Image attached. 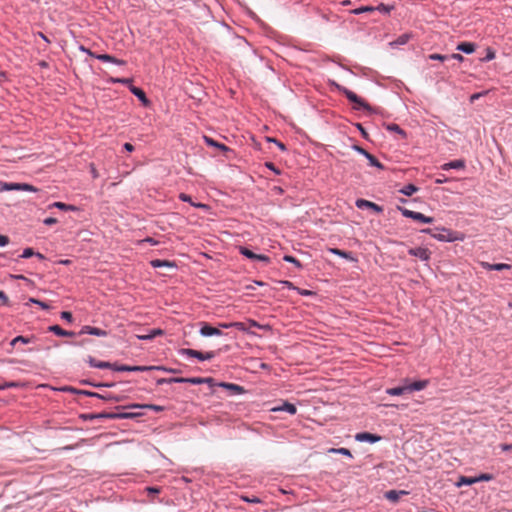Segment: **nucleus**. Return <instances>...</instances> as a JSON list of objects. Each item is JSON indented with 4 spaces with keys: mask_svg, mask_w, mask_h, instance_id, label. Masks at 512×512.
<instances>
[{
    "mask_svg": "<svg viewBox=\"0 0 512 512\" xmlns=\"http://www.w3.org/2000/svg\"><path fill=\"white\" fill-rule=\"evenodd\" d=\"M141 242L142 243L147 242V243H150L151 245H156L158 243L156 240H154L153 238H150V237L142 240Z\"/></svg>",
    "mask_w": 512,
    "mask_h": 512,
    "instance_id": "nucleus-63",
    "label": "nucleus"
},
{
    "mask_svg": "<svg viewBox=\"0 0 512 512\" xmlns=\"http://www.w3.org/2000/svg\"><path fill=\"white\" fill-rule=\"evenodd\" d=\"M388 129L391 130V131H394L400 135H402L403 137L406 136V133L404 130H402L397 124H391L388 126Z\"/></svg>",
    "mask_w": 512,
    "mask_h": 512,
    "instance_id": "nucleus-46",
    "label": "nucleus"
},
{
    "mask_svg": "<svg viewBox=\"0 0 512 512\" xmlns=\"http://www.w3.org/2000/svg\"><path fill=\"white\" fill-rule=\"evenodd\" d=\"M429 59H431V60L445 61V60H447V59H448V56L435 53V54H430V55H429Z\"/></svg>",
    "mask_w": 512,
    "mask_h": 512,
    "instance_id": "nucleus-48",
    "label": "nucleus"
},
{
    "mask_svg": "<svg viewBox=\"0 0 512 512\" xmlns=\"http://www.w3.org/2000/svg\"><path fill=\"white\" fill-rule=\"evenodd\" d=\"M212 381H213L212 378H201V377L188 378V383H191V384L211 383Z\"/></svg>",
    "mask_w": 512,
    "mask_h": 512,
    "instance_id": "nucleus-34",
    "label": "nucleus"
},
{
    "mask_svg": "<svg viewBox=\"0 0 512 512\" xmlns=\"http://www.w3.org/2000/svg\"><path fill=\"white\" fill-rule=\"evenodd\" d=\"M407 494H408V492L405 490H399V491L389 490L385 493V498L387 500L395 503L400 499L401 495H407Z\"/></svg>",
    "mask_w": 512,
    "mask_h": 512,
    "instance_id": "nucleus-14",
    "label": "nucleus"
},
{
    "mask_svg": "<svg viewBox=\"0 0 512 512\" xmlns=\"http://www.w3.org/2000/svg\"><path fill=\"white\" fill-rule=\"evenodd\" d=\"M96 58L103 62H111L116 65H125L126 62L124 60L115 58L114 56H111L109 54H97Z\"/></svg>",
    "mask_w": 512,
    "mask_h": 512,
    "instance_id": "nucleus-15",
    "label": "nucleus"
},
{
    "mask_svg": "<svg viewBox=\"0 0 512 512\" xmlns=\"http://www.w3.org/2000/svg\"><path fill=\"white\" fill-rule=\"evenodd\" d=\"M180 352L183 355L197 358L200 361L210 360L215 356L214 352H212V351L203 353V352H200V351H197L194 349H188V348L182 349Z\"/></svg>",
    "mask_w": 512,
    "mask_h": 512,
    "instance_id": "nucleus-5",
    "label": "nucleus"
},
{
    "mask_svg": "<svg viewBox=\"0 0 512 512\" xmlns=\"http://www.w3.org/2000/svg\"><path fill=\"white\" fill-rule=\"evenodd\" d=\"M64 391H70V392H75V393H80V394H84V395H87V396H91V397H100L99 394L95 393V392H90V391H85V390H76L72 387H65L63 388Z\"/></svg>",
    "mask_w": 512,
    "mask_h": 512,
    "instance_id": "nucleus-31",
    "label": "nucleus"
},
{
    "mask_svg": "<svg viewBox=\"0 0 512 512\" xmlns=\"http://www.w3.org/2000/svg\"><path fill=\"white\" fill-rule=\"evenodd\" d=\"M500 448L505 452H512V444H501Z\"/></svg>",
    "mask_w": 512,
    "mask_h": 512,
    "instance_id": "nucleus-58",
    "label": "nucleus"
},
{
    "mask_svg": "<svg viewBox=\"0 0 512 512\" xmlns=\"http://www.w3.org/2000/svg\"><path fill=\"white\" fill-rule=\"evenodd\" d=\"M9 243V238L5 235H0V246H6Z\"/></svg>",
    "mask_w": 512,
    "mask_h": 512,
    "instance_id": "nucleus-59",
    "label": "nucleus"
},
{
    "mask_svg": "<svg viewBox=\"0 0 512 512\" xmlns=\"http://www.w3.org/2000/svg\"><path fill=\"white\" fill-rule=\"evenodd\" d=\"M465 167V162L463 160H454L448 163H445L441 166L442 170L449 169H463Z\"/></svg>",
    "mask_w": 512,
    "mask_h": 512,
    "instance_id": "nucleus-18",
    "label": "nucleus"
},
{
    "mask_svg": "<svg viewBox=\"0 0 512 512\" xmlns=\"http://www.w3.org/2000/svg\"><path fill=\"white\" fill-rule=\"evenodd\" d=\"M242 499H243L244 501H246V502H249V503H255V504H257V503H260V502H261V500H260L258 497H252V498H250V497H248V496H242Z\"/></svg>",
    "mask_w": 512,
    "mask_h": 512,
    "instance_id": "nucleus-52",
    "label": "nucleus"
},
{
    "mask_svg": "<svg viewBox=\"0 0 512 512\" xmlns=\"http://www.w3.org/2000/svg\"><path fill=\"white\" fill-rule=\"evenodd\" d=\"M375 10H378L382 13H389L391 11V7L381 3L380 5H378Z\"/></svg>",
    "mask_w": 512,
    "mask_h": 512,
    "instance_id": "nucleus-50",
    "label": "nucleus"
},
{
    "mask_svg": "<svg viewBox=\"0 0 512 512\" xmlns=\"http://www.w3.org/2000/svg\"><path fill=\"white\" fill-rule=\"evenodd\" d=\"M79 334H90L99 337H104L107 335V332L97 327L83 326Z\"/></svg>",
    "mask_w": 512,
    "mask_h": 512,
    "instance_id": "nucleus-12",
    "label": "nucleus"
},
{
    "mask_svg": "<svg viewBox=\"0 0 512 512\" xmlns=\"http://www.w3.org/2000/svg\"><path fill=\"white\" fill-rule=\"evenodd\" d=\"M411 36L412 35L410 33L402 34L395 41H393L391 43V45H393V46L404 45L410 40Z\"/></svg>",
    "mask_w": 512,
    "mask_h": 512,
    "instance_id": "nucleus-26",
    "label": "nucleus"
},
{
    "mask_svg": "<svg viewBox=\"0 0 512 512\" xmlns=\"http://www.w3.org/2000/svg\"><path fill=\"white\" fill-rule=\"evenodd\" d=\"M418 190V188L413 185V184H408L406 185L405 187H403L400 192L403 193L404 195L406 196H411L412 194H414L416 191Z\"/></svg>",
    "mask_w": 512,
    "mask_h": 512,
    "instance_id": "nucleus-32",
    "label": "nucleus"
},
{
    "mask_svg": "<svg viewBox=\"0 0 512 512\" xmlns=\"http://www.w3.org/2000/svg\"><path fill=\"white\" fill-rule=\"evenodd\" d=\"M474 483H476L475 477L461 476L456 485L461 487L462 485H472Z\"/></svg>",
    "mask_w": 512,
    "mask_h": 512,
    "instance_id": "nucleus-29",
    "label": "nucleus"
},
{
    "mask_svg": "<svg viewBox=\"0 0 512 512\" xmlns=\"http://www.w3.org/2000/svg\"><path fill=\"white\" fill-rule=\"evenodd\" d=\"M0 300L2 301L3 305H5V306H9L10 305L9 298L7 297V295L3 291H0Z\"/></svg>",
    "mask_w": 512,
    "mask_h": 512,
    "instance_id": "nucleus-51",
    "label": "nucleus"
},
{
    "mask_svg": "<svg viewBox=\"0 0 512 512\" xmlns=\"http://www.w3.org/2000/svg\"><path fill=\"white\" fill-rule=\"evenodd\" d=\"M17 342H21L23 344L30 343V339L24 336H17L11 341V345L14 346Z\"/></svg>",
    "mask_w": 512,
    "mask_h": 512,
    "instance_id": "nucleus-45",
    "label": "nucleus"
},
{
    "mask_svg": "<svg viewBox=\"0 0 512 512\" xmlns=\"http://www.w3.org/2000/svg\"><path fill=\"white\" fill-rule=\"evenodd\" d=\"M329 252L335 254V255H338L342 258H345V259H348L350 261H354V257H352L351 253L349 252H346V251H343V250H340L338 248H330L329 249Z\"/></svg>",
    "mask_w": 512,
    "mask_h": 512,
    "instance_id": "nucleus-24",
    "label": "nucleus"
},
{
    "mask_svg": "<svg viewBox=\"0 0 512 512\" xmlns=\"http://www.w3.org/2000/svg\"><path fill=\"white\" fill-rule=\"evenodd\" d=\"M338 90L343 93L347 99L354 103V109L356 110H360V109H364V110H368L370 111L371 110V107L370 105L362 98H360L356 93H354L353 91L345 88V87H342V86H337Z\"/></svg>",
    "mask_w": 512,
    "mask_h": 512,
    "instance_id": "nucleus-1",
    "label": "nucleus"
},
{
    "mask_svg": "<svg viewBox=\"0 0 512 512\" xmlns=\"http://www.w3.org/2000/svg\"><path fill=\"white\" fill-rule=\"evenodd\" d=\"M29 303L37 304V305H39L42 309H45V310H47V309H49V308H50V306H49L47 303H45V302H43V301H40V300H38V299H35V298H30V299H29V302H28L27 304H29Z\"/></svg>",
    "mask_w": 512,
    "mask_h": 512,
    "instance_id": "nucleus-42",
    "label": "nucleus"
},
{
    "mask_svg": "<svg viewBox=\"0 0 512 512\" xmlns=\"http://www.w3.org/2000/svg\"><path fill=\"white\" fill-rule=\"evenodd\" d=\"M200 334L202 336L208 337V336H221L222 331L219 328H215L210 326L207 323H202Z\"/></svg>",
    "mask_w": 512,
    "mask_h": 512,
    "instance_id": "nucleus-9",
    "label": "nucleus"
},
{
    "mask_svg": "<svg viewBox=\"0 0 512 512\" xmlns=\"http://www.w3.org/2000/svg\"><path fill=\"white\" fill-rule=\"evenodd\" d=\"M283 259L286 262H290V263L295 264L299 268L302 266L301 263L295 257H293V256L285 255Z\"/></svg>",
    "mask_w": 512,
    "mask_h": 512,
    "instance_id": "nucleus-47",
    "label": "nucleus"
},
{
    "mask_svg": "<svg viewBox=\"0 0 512 512\" xmlns=\"http://www.w3.org/2000/svg\"><path fill=\"white\" fill-rule=\"evenodd\" d=\"M296 290L298 291V293H299L300 295H303V296H310V295L314 294V293H313L312 291H310V290H304V289H300V288H297Z\"/></svg>",
    "mask_w": 512,
    "mask_h": 512,
    "instance_id": "nucleus-57",
    "label": "nucleus"
},
{
    "mask_svg": "<svg viewBox=\"0 0 512 512\" xmlns=\"http://www.w3.org/2000/svg\"><path fill=\"white\" fill-rule=\"evenodd\" d=\"M329 453L342 454L348 457H352L351 451L347 448H330Z\"/></svg>",
    "mask_w": 512,
    "mask_h": 512,
    "instance_id": "nucleus-35",
    "label": "nucleus"
},
{
    "mask_svg": "<svg viewBox=\"0 0 512 512\" xmlns=\"http://www.w3.org/2000/svg\"><path fill=\"white\" fill-rule=\"evenodd\" d=\"M408 253L412 256L418 257L422 261H428L431 256L429 249L423 247L410 248Z\"/></svg>",
    "mask_w": 512,
    "mask_h": 512,
    "instance_id": "nucleus-7",
    "label": "nucleus"
},
{
    "mask_svg": "<svg viewBox=\"0 0 512 512\" xmlns=\"http://www.w3.org/2000/svg\"><path fill=\"white\" fill-rule=\"evenodd\" d=\"M163 383H188V378L178 377V378H161L157 381V384Z\"/></svg>",
    "mask_w": 512,
    "mask_h": 512,
    "instance_id": "nucleus-25",
    "label": "nucleus"
},
{
    "mask_svg": "<svg viewBox=\"0 0 512 512\" xmlns=\"http://www.w3.org/2000/svg\"><path fill=\"white\" fill-rule=\"evenodd\" d=\"M272 411H285L291 415H294L297 412V408L292 403L284 402L281 406L273 408Z\"/></svg>",
    "mask_w": 512,
    "mask_h": 512,
    "instance_id": "nucleus-17",
    "label": "nucleus"
},
{
    "mask_svg": "<svg viewBox=\"0 0 512 512\" xmlns=\"http://www.w3.org/2000/svg\"><path fill=\"white\" fill-rule=\"evenodd\" d=\"M367 160L371 166L384 169V166L373 155H371V157H369Z\"/></svg>",
    "mask_w": 512,
    "mask_h": 512,
    "instance_id": "nucleus-44",
    "label": "nucleus"
},
{
    "mask_svg": "<svg viewBox=\"0 0 512 512\" xmlns=\"http://www.w3.org/2000/svg\"><path fill=\"white\" fill-rule=\"evenodd\" d=\"M28 191V192H36L38 189L27 183H7L0 182V191Z\"/></svg>",
    "mask_w": 512,
    "mask_h": 512,
    "instance_id": "nucleus-2",
    "label": "nucleus"
},
{
    "mask_svg": "<svg viewBox=\"0 0 512 512\" xmlns=\"http://www.w3.org/2000/svg\"><path fill=\"white\" fill-rule=\"evenodd\" d=\"M399 210L404 217L411 218L422 223H432L434 221L432 217L425 216L420 212H415L406 208H399Z\"/></svg>",
    "mask_w": 512,
    "mask_h": 512,
    "instance_id": "nucleus-3",
    "label": "nucleus"
},
{
    "mask_svg": "<svg viewBox=\"0 0 512 512\" xmlns=\"http://www.w3.org/2000/svg\"><path fill=\"white\" fill-rule=\"evenodd\" d=\"M239 252L249 258V259H252V260H259V261H263L265 263H269L270 262V258L266 255H263V254H256L254 252H252L251 250H249L248 248L246 247H239Z\"/></svg>",
    "mask_w": 512,
    "mask_h": 512,
    "instance_id": "nucleus-6",
    "label": "nucleus"
},
{
    "mask_svg": "<svg viewBox=\"0 0 512 512\" xmlns=\"http://www.w3.org/2000/svg\"><path fill=\"white\" fill-rule=\"evenodd\" d=\"M481 266L486 270H509L511 266L506 263L490 264L488 262H481Z\"/></svg>",
    "mask_w": 512,
    "mask_h": 512,
    "instance_id": "nucleus-13",
    "label": "nucleus"
},
{
    "mask_svg": "<svg viewBox=\"0 0 512 512\" xmlns=\"http://www.w3.org/2000/svg\"><path fill=\"white\" fill-rule=\"evenodd\" d=\"M408 392V389H407V386H406V383L402 386H399V387H394V388H388L386 390V393L389 394V395H392V396H399V395H402L404 393H407Z\"/></svg>",
    "mask_w": 512,
    "mask_h": 512,
    "instance_id": "nucleus-21",
    "label": "nucleus"
},
{
    "mask_svg": "<svg viewBox=\"0 0 512 512\" xmlns=\"http://www.w3.org/2000/svg\"><path fill=\"white\" fill-rule=\"evenodd\" d=\"M146 490H147V492L149 494H158V493H160V488H158V487H147Z\"/></svg>",
    "mask_w": 512,
    "mask_h": 512,
    "instance_id": "nucleus-60",
    "label": "nucleus"
},
{
    "mask_svg": "<svg viewBox=\"0 0 512 512\" xmlns=\"http://www.w3.org/2000/svg\"><path fill=\"white\" fill-rule=\"evenodd\" d=\"M494 479V476L489 473H482L479 476L475 477L476 483L481 481H491Z\"/></svg>",
    "mask_w": 512,
    "mask_h": 512,
    "instance_id": "nucleus-39",
    "label": "nucleus"
},
{
    "mask_svg": "<svg viewBox=\"0 0 512 512\" xmlns=\"http://www.w3.org/2000/svg\"><path fill=\"white\" fill-rule=\"evenodd\" d=\"M32 256H35V252L32 248H26L24 249L21 257L22 258H29V257H32Z\"/></svg>",
    "mask_w": 512,
    "mask_h": 512,
    "instance_id": "nucleus-49",
    "label": "nucleus"
},
{
    "mask_svg": "<svg viewBox=\"0 0 512 512\" xmlns=\"http://www.w3.org/2000/svg\"><path fill=\"white\" fill-rule=\"evenodd\" d=\"M132 407L147 408V409H151V410H154L157 412L163 411V409H164L162 406H158V405H154V404H144V405L135 404Z\"/></svg>",
    "mask_w": 512,
    "mask_h": 512,
    "instance_id": "nucleus-37",
    "label": "nucleus"
},
{
    "mask_svg": "<svg viewBox=\"0 0 512 512\" xmlns=\"http://www.w3.org/2000/svg\"><path fill=\"white\" fill-rule=\"evenodd\" d=\"M52 206L56 207V208H59L61 210H69V211H74V210L77 209L75 206L67 205V204H65L63 202H55V203H53Z\"/></svg>",
    "mask_w": 512,
    "mask_h": 512,
    "instance_id": "nucleus-38",
    "label": "nucleus"
},
{
    "mask_svg": "<svg viewBox=\"0 0 512 512\" xmlns=\"http://www.w3.org/2000/svg\"><path fill=\"white\" fill-rule=\"evenodd\" d=\"M114 370L116 371H148L153 369L158 370H164L168 372H175V370L172 369H166L164 367H158V366H127V365H121V366H114Z\"/></svg>",
    "mask_w": 512,
    "mask_h": 512,
    "instance_id": "nucleus-4",
    "label": "nucleus"
},
{
    "mask_svg": "<svg viewBox=\"0 0 512 512\" xmlns=\"http://www.w3.org/2000/svg\"><path fill=\"white\" fill-rule=\"evenodd\" d=\"M150 264L154 268H161V267L175 268L176 267V264L174 262L168 261V260H160V259L151 260Z\"/></svg>",
    "mask_w": 512,
    "mask_h": 512,
    "instance_id": "nucleus-16",
    "label": "nucleus"
},
{
    "mask_svg": "<svg viewBox=\"0 0 512 512\" xmlns=\"http://www.w3.org/2000/svg\"><path fill=\"white\" fill-rule=\"evenodd\" d=\"M405 383H406L408 392H413V391H421V390L425 389L427 387V385L429 384V381L428 380H419V381H414L412 383H408V381L405 380Z\"/></svg>",
    "mask_w": 512,
    "mask_h": 512,
    "instance_id": "nucleus-11",
    "label": "nucleus"
},
{
    "mask_svg": "<svg viewBox=\"0 0 512 512\" xmlns=\"http://www.w3.org/2000/svg\"><path fill=\"white\" fill-rule=\"evenodd\" d=\"M20 384L18 382H5L3 384V389H6V388H14V387H19Z\"/></svg>",
    "mask_w": 512,
    "mask_h": 512,
    "instance_id": "nucleus-54",
    "label": "nucleus"
},
{
    "mask_svg": "<svg viewBox=\"0 0 512 512\" xmlns=\"http://www.w3.org/2000/svg\"><path fill=\"white\" fill-rule=\"evenodd\" d=\"M456 49L458 51L471 54L475 51V44L471 42H462L457 45Z\"/></svg>",
    "mask_w": 512,
    "mask_h": 512,
    "instance_id": "nucleus-19",
    "label": "nucleus"
},
{
    "mask_svg": "<svg viewBox=\"0 0 512 512\" xmlns=\"http://www.w3.org/2000/svg\"><path fill=\"white\" fill-rule=\"evenodd\" d=\"M124 149L128 152H132L134 150V146L131 143H125Z\"/></svg>",
    "mask_w": 512,
    "mask_h": 512,
    "instance_id": "nucleus-64",
    "label": "nucleus"
},
{
    "mask_svg": "<svg viewBox=\"0 0 512 512\" xmlns=\"http://www.w3.org/2000/svg\"><path fill=\"white\" fill-rule=\"evenodd\" d=\"M131 415L129 413H123V414H111L109 415V417H111L112 419H115V418H120V419H124V418H128L130 417Z\"/></svg>",
    "mask_w": 512,
    "mask_h": 512,
    "instance_id": "nucleus-55",
    "label": "nucleus"
},
{
    "mask_svg": "<svg viewBox=\"0 0 512 512\" xmlns=\"http://www.w3.org/2000/svg\"><path fill=\"white\" fill-rule=\"evenodd\" d=\"M356 206L360 209L370 208L377 213H381L383 211V208L381 206L375 204L374 202L365 200V199H358L356 201Z\"/></svg>",
    "mask_w": 512,
    "mask_h": 512,
    "instance_id": "nucleus-10",
    "label": "nucleus"
},
{
    "mask_svg": "<svg viewBox=\"0 0 512 512\" xmlns=\"http://www.w3.org/2000/svg\"><path fill=\"white\" fill-rule=\"evenodd\" d=\"M49 330L58 336H73L74 333L63 330L59 325H53L49 327Z\"/></svg>",
    "mask_w": 512,
    "mask_h": 512,
    "instance_id": "nucleus-23",
    "label": "nucleus"
},
{
    "mask_svg": "<svg viewBox=\"0 0 512 512\" xmlns=\"http://www.w3.org/2000/svg\"><path fill=\"white\" fill-rule=\"evenodd\" d=\"M422 232L423 233H427V234H431L434 238H436V239H438L440 241H449V242H451V241H454L456 239L454 237H446V236H444L442 234H439V235L432 234V230L429 229V228L423 229Z\"/></svg>",
    "mask_w": 512,
    "mask_h": 512,
    "instance_id": "nucleus-30",
    "label": "nucleus"
},
{
    "mask_svg": "<svg viewBox=\"0 0 512 512\" xmlns=\"http://www.w3.org/2000/svg\"><path fill=\"white\" fill-rule=\"evenodd\" d=\"M450 58L455 59L459 62H462L464 60V57L461 54L454 53L450 56Z\"/></svg>",
    "mask_w": 512,
    "mask_h": 512,
    "instance_id": "nucleus-61",
    "label": "nucleus"
},
{
    "mask_svg": "<svg viewBox=\"0 0 512 512\" xmlns=\"http://www.w3.org/2000/svg\"><path fill=\"white\" fill-rule=\"evenodd\" d=\"M375 10V7L372 6H362L360 8H357L353 11L354 14H361L364 12H372Z\"/></svg>",
    "mask_w": 512,
    "mask_h": 512,
    "instance_id": "nucleus-41",
    "label": "nucleus"
},
{
    "mask_svg": "<svg viewBox=\"0 0 512 512\" xmlns=\"http://www.w3.org/2000/svg\"><path fill=\"white\" fill-rule=\"evenodd\" d=\"M89 362H90L91 366H93V367H98V368L112 367V365L108 362H95V360L93 358H90Z\"/></svg>",
    "mask_w": 512,
    "mask_h": 512,
    "instance_id": "nucleus-40",
    "label": "nucleus"
},
{
    "mask_svg": "<svg viewBox=\"0 0 512 512\" xmlns=\"http://www.w3.org/2000/svg\"><path fill=\"white\" fill-rule=\"evenodd\" d=\"M163 334V331L161 329H154L150 332V334H147V335H138L137 337L140 339V340H151L153 338H155L156 336L158 335H162Z\"/></svg>",
    "mask_w": 512,
    "mask_h": 512,
    "instance_id": "nucleus-28",
    "label": "nucleus"
},
{
    "mask_svg": "<svg viewBox=\"0 0 512 512\" xmlns=\"http://www.w3.org/2000/svg\"><path fill=\"white\" fill-rule=\"evenodd\" d=\"M355 439H356V441H359V442L375 443V442L380 441L381 437L378 435H375V434H371L369 432H361V433H357L355 435Z\"/></svg>",
    "mask_w": 512,
    "mask_h": 512,
    "instance_id": "nucleus-8",
    "label": "nucleus"
},
{
    "mask_svg": "<svg viewBox=\"0 0 512 512\" xmlns=\"http://www.w3.org/2000/svg\"><path fill=\"white\" fill-rule=\"evenodd\" d=\"M61 317H62L63 319H65L66 321H68V322H71V321H72V319H73V316H72L71 312H68V311H63V312L61 313Z\"/></svg>",
    "mask_w": 512,
    "mask_h": 512,
    "instance_id": "nucleus-53",
    "label": "nucleus"
},
{
    "mask_svg": "<svg viewBox=\"0 0 512 512\" xmlns=\"http://www.w3.org/2000/svg\"><path fill=\"white\" fill-rule=\"evenodd\" d=\"M204 141L207 143V145L209 146H214V147H217L223 151H227L228 150V147L225 146L224 144H221V143H218L216 142L215 140H213L212 138L208 137V136H204Z\"/></svg>",
    "mask_w": 512,
    "mask_h": 512,
    "instance_id": "nucleus-27",
    "label": "nucleus"
},
{
    "mask_svg": "<svg viewBox=\"0 0 512 512\" xmlns=\"http://www.w3.org/2000/svg\"><path fill=\"white\" fill-rule=\"evenodd\" d=\"M220 386L230 390L233 394H241L244 392V388L237 384L232 383H221Z\"/></svg>",
    "mask_w": 512,
    "mask_h": 512,
    "instance_id": "nucleus-22",
    "label": "nucleus"
},
{
    "mask_svg": "<svg viewBox=\"0 0 512 512\" xmlns=\"http://www.w3.org/2000/svg\"><path fill=\"white\" fill-rule=\"evenodd\" d=\"M281 283L290 289H297V287H295L290 281H281Z\"/></svg>",
    "mask_w": 512,
    "mask_h": 512,
    "instance_id": "nucleus-62",
    "label": "nucleus"
},
{
    "mask_svg": "<svg viewBox=\"0 0 512 512\" xmlns=\"http://www.w3.org/2000/svg\"><path fill=\"white\" fill-rule=\"evenodd\" d=\"M130 90L144 105H147L149 103V100L147 99L145 92L141 88L133 86L131 87Z\"/></svg>",
    "mask_w": 512,
    "mask_h": 512,
    "instance_id": "nucleus-20",
    "label": "nucleus"
},
{
    "mask_svg": "<svg viewBox=\"0 0 512 512\" xmlns=\"http://www.w3.org/2000/svg\"><path fill=\"white\" fill-rule=\"evenodd\" d=\"M179 198H180L182 201H184V202H189V203H191V205H193V206H195V207L206 208V205H205V204H201V203H199V204H195V203H193V202H192V200H191V197H190L189 195L185 194V193H181V194L179 195Z\"/></svg>",
    "mask_w": 512,
    "mask_h": 512,
    "instance_id": "nucleus-36",
    "label": "nucleus"
},
{
    "mask_svg": "<svg viewBox=\"0 0 512 512\" xmlns=\"http://www.w3.org/2000/svg\"><path fill=\"white\" fill-rule=\"evenodd\" d=\"M495 58V51L488 47L486 49V56L482 59V61H491Z\"/></svg>",
    "mask_w": 512,
    "mask_h": 512,
    "instance_id": "nucleus-43",
    "label": "nucleus"
},
{
    "mask_svg": "<svg viewBox=\"0 0 512 512\" xmlns=\"http://www.w3.org/2000/svg\"><path fill=\"white\" fill-rule=\"evenodd\" d=\"M57 223V219L53 217H48L44 220V224L50 226Z\"/></svg>",
    "mask_w": 512,
    "mask_h": 512,
    "instance_id": "nucleus-56",
    "label": "nucleus"
},
{
    "mask_svg": "<svg viewBox=\"0 0 512 512\" xmlns=\"http://www.w3.org/2000/svg\"><path fill=\"white\" fill-rule=\"evenodd\" d=\"M220 327H222V328L235 327L239 330H246L245 325L242 322L221 323Z\"/></svg>",
    "mask_w": 512,
    "mask_h": 512,
    "instance_id": "nucleus-33",
    "label": "nucleus"
}]
</instances>
